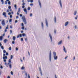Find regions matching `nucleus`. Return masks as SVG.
Wrapping results in <instances>:
<instances>
[{"label":"nucleus","mask_w":78,"mask_h":78,"mask_svg":"<svg viewBox=\"0 0 78 78\" xmlns=\"http://www.w3.org/2000/svg\"><path fill=\"white\" fill-rule=\"evenodd\" d=\"M21 25H22V27H23V25H23V23H21Z\"/></svg>","instance_id":"50"},{"label":"nucleus","mask_w":78,"mask_h":78,"mask_svg":"<svg viewBox=\"0 0 78 78\" xmlns=\"http://www.w3.org/2000/svg\"><path fill=\"white\" fill-rule=\"evenodd\" d=\"M6 56H8V52H6Z\"/></svg>","instance_id":"48"},{"label":"nucleus","mask_w":78,"mask_h":78,"mask_svg":"<svg viewBox=\"0 0 78 78\" xmlns=\"http://www.w3.org/2000/svg\"><path fill=\"white\" fill-rule=\"evenodd\" d=\"M3 39V37L2 36H0V41H2Z\"/></svg>","instance_id":"17"},{"label":"nucleus","mask_w":78,"mask_h":78,"mask_svg":"<svg viewBox=\"0 0 78 78\" xmlns=\"http://www.w3.org/2000/svg\"><path fill=\"white\" fill-rule=\"evenodd\" d=\"M1 69H3V66H0Z\"/></svg>","instance_id":"62"},{"label":"nucleus","mask_w":78,"mask_h":78,"mask_svg":"<svg viewBox=\"0 0 78 78\" xmlns=\"http://www.w3.org/2000/svg\"><path fill=\"white\" fill-rule=\"evenodd\" d=\"M32 16H33V14H32V13H30V17H31Z\"/></svg>","instance_id":"42"},{"label":"nucleus","mask_w":78,"mask_h":78,"mask_svg":"<svg viewBox=\"0 0 78 78\" xmlns=\"http://www.w3.org/2000/svg\"><path fill=\"white\" fill-rule=\"evenodd\" d=\"M9 50H11V47H10L9 48Z\"/></svg>","instance_id":"37"},{"label":"nucleus","mask_w":78,"mask_h":78,"mask_svg":"<svg viewBox=\"0 0 78 78\" xmlns=\"http://www.w3.org/2000/svg\"><path fill=\"white\" fill-rule=\"evenodd\" d=\"M46 24L47 27H48V22L47 21V20L46 21Z\"/></svg>","instance_id":"19"},{"label":"nucleus","mask_w":78,"mask_h":78,"mask_svg":"<svg viewBox=\"0 0 78 78\" xmlns=\"http://www.w3.org/2000/svg\"><path fill=\"white\" fill-rule=\"evenodd\" d=\"M25 75H26V76H27V73H25Z\"/></svg>","instance_id":"44"},{"label":"nucleus","mask_w":78,"mask_h":78,"mask_svg":"<svg viewBox=\"0 0 78 78\" xmlns=\"http://www.w3.org/2000/svg\"><path fill=\"white\" fill-rule=\"evenodd\" d=\"M22 35L23 36V37H24V36H25V34H22Z\"/></svg>","instance_id":"33"},{"label":"nucleus","mask_w":78,"mask_h":78,"mask_svg":"<svg viewBox=\"0 0 78 78\" xmlns=\"http://www.w3.org/2000/svg\"><path fill=\"white\" fill-rule=\"evenodd\" d=\"M24 28H25L23 26L22 27V29L23 30H24Z\"/></svg>","instance_id":"32"},{"label":"nucleus","mask_w":78,"mask_h":78,"mask_svg":"<svg viewBox=\"0 0 78 78\" xmlns=\"http://www.w3.org/2000/svg\"><path fill=\"white\" fill-rule=\"evenodd\" d=\"M6 12H3L2 14V15L4 16V17H5L6 18L7 17V16H6Z\"/></svg>","instance_id":"6"},{"label":"nucleus","mask_w":78,"mask_h":78,"mask_svg":"<svg viewBox=\"0 0 78 78\" xmlns=\"http://www.w3.org/2000/svg\"><path fill=\"white\" fill-rule=\"evenodd\" d=\"M12 58H13V56H12V55H11L10 56L11 59H12Z\"/></svg>","instance_id":"24"},{"label":"nucleus","mask_w":78,"mask_h":78,"mask_svg":"<svg viewBox=\"0 0 78 78\" xmlns=\"http://www.w3.org/2000/svg\"><path fill=\"white\" fill-rule=\"evenodd\" d=\"M9 67L10 69H11L12 66H11V64H10L9 65Z\"/></svg>","instance_id":"34"},{"label":"nucleus","mask_w":78,"mask_h":78,"mask_svg":"<svg viewBox=\"0 0 78 78\" xmlns=\"http://www.w3.org/2000/svg\"><path fill=\"white\" fill-rule=\"evenodd\" d=\"M22 19L23 22L24 23V24L25 25H26V24H27V21L26 20V18H25V16H22Z\"/></svg>","instance_id":"1"},{"label":"nucleus","mask_w":78,"mask_h":78,"mask_svg":"<svg viewBox=\"0 0 78 78\" xmlns=\"http://www.w3.org/2000/svg\"><path fill=\"white\" fill-rule=\"evenodd\" d=\"M49 34V37L50 38L51 40V41H52V37L51 36V34Z\"/></svg>","instance_id":"12"},{"label":"nucleus","mask_w":78,"mask_h":78,"mask_svg":"<svg viewBox=\"0 0 78 78\" xmlns=\"http://www.w3.org/2000/svg\"><path fill=\"white\" fill-rule=\"evenodd\" d=\"M11 59H9V63H11Z\"/></svg>","instance_id":"31"},{"label":"nucleus","mask_w":78,"mask_h":78,"mask_svg":"<svg viewBox=\"0 0 78 78\" xmlns=\"http://www.w3.org/2000/svg\"><path fill=\"white\" fill-rule=\"evenodd\" d=\"M6 29H8V25L7 27H6Z\"/></svg>","instance_id":"54"},{"label":"nucleus","mask_w":78,"mask_h":78,"mask_svg":"<svg viewBox=\"0 0 78 78\" xmlns=\"http://www.w3.org/2000/svg\"><path fill=\"white\" fill-rule=\"evenodd\" d=\"M13 40L14 41L16 40V37H15V36H13Z\"/></svg>","instance_id":"20"},{"label":"nucleus","mask_w":78,"mask_h":78,"mask_svg":"<svg viewBox=\"0 0 78 78\" xmlns=\"http://www.w3.org/2000/svg\"><path fill=\"white\" fill-rule=\"evenodd\" d=\"M41 25L42 27H44V25H43V23L42 22L41 23Z\"/></svg>","instance_id":"45"},{"label":"nucleus","mask_w":78,"mask_h":78,"mask_svg":"<svg viewBox=\"0 0 78 78\" xmlns=\"http://www.w3.org/2000/svg\"><path fill=\"white\" fill-rule=\"evenodd\" d=\"M12 15H10V18H12Z\"/></svg>","instance_id":"51"},{"label":"nucleus","mask_w":78,"mask_h":78,"mask_svg":"<svg viewBox=\"0 0 78 78\" xmlns=\"http://www.w3.org/2000/svg\"><path fill=\"white\" fill-rule=\"evenodd\" d=\"M54 33L55 34L56 33V30H54Z\"/></svg>","instance_id":"55"},{"label":"nucleus","mask_w":78,"mask_h":78,"mask_svg":"<svg viewBox=\"0 0 78 78\" xmlns=\"http://www.w3.org/2000/svg\"><path fill=\"white\" fill-rule=\"evenodd\" d=\"M20 8H19L18 11L17 13V15H19V12H20Z\"/></svg>","instance_id":"8"},{"label":"nucleus","mask_w":78,"mask_h":78,"mask_svg":"<svg viewBox=\"0 0 78 78\" xmlns=\"http://www.w3.org/2000/svg\"><path fill=\"white\" fill-rule=\"evenodd\" d=\"M11 75H13V72H12L11 71Z\"/></svg>","instance_id":"49"},{"label":"nucleus","mask_w":78,"mask_h":78,"mask_svg":"<svg viewBox=\"0 0 78 78\" xmlns=\"http://www.w3.org/2000/svg\"><path fill=\"white\" fill-rule=\"evenodd\" d=\"M24 67L23 66L22 67V68H21V69H22V70H23V69H24Z\"/></svg>","instance_id":"29"},{"label":"nucleus","mask_w":78,"mask_h":78,"mask_svg":"<svg viewBox=\"0 0 78 78\" xmlns=\"http://www.w3.org/2000/svg\"><path fill=\"white\" fill-rule=\"evenodd\" d=\"M28 78H30V76L29 74H28Z\"/></svg>","instance_id":"52"},{"label":"nucleus","mask_w":78,"mask_h":78,"mask_svg":"<svg viewBox=\"0 0 78 78\" xmlns=\"http://www.w3.org/2000/svg\"><path fill=\"white\" fill-rule=\"evenodd\" d=\"M8 58V57L7 56H5V57H3V59H4V62H6V59Z\"/></svg>","instance_id":"4"},{"label":"nucleus","mask_w":78,"mask_h":78,"mask_svg":"<svg viewBox=\"0 0 78 78\" xmlns=\"http://www.w3.org/2000/svg\"><path fill=\"white\" fill-rule=\"evenodd\" d=\"M4 53H6V51L5 50H4L3 51Z\"/></svg>","instance_id":"25"},{"label":"nucleus","mask_w":78,"mask_h":78,"mask_svg":"<svg viewBox=\"0 0 78 78\" xmlns=\"http://www.w3.org/2000/svg\"><path fill=\"white\" fill-rule=\"evenodd\" d=\"M22 2H23V4H22V5H25V1H24V0H23L22 1Z\"/></svg>","instance_id":"14"},{"label":"nucleus","mask_w":78,"mask_h":78,"mask_svg":"<svg viewBox=\"0 0 78 78\" xmlns=\"http://www.w3.org/2000/svg\"><path fill=\"white\" fill-rule=\"evenodd\" d=\"M23 11H24V12H25L26 14H27V9H23Z\"/></svg>","instance_id":"9"},{"label":"nucleus","mask_w":78,"mask_h":78,"mask_svg":"<svg viewBox=\"0 0 78 78\" xmlns=\"http://www.w3.org/2000/svg\"><path fill=\"white\" fill-rule=\"evenodd\" d=\"M1 48L2 49V50H3V49H4V48L3 46H1Z\"/></svg>","instance_id":"26"},{"label":"nucleus","mask_w":78,"mask_h":78,"mask_svg":"<svg viewBox=\"0 0 78 78\" xmlns=\"http://www.w3.org/2000/svg\"><path fill=\"white\" fill-rule=\"evenodd\" d=\"M40 73H41V76H42V71L40 72Z\"/></svg>","instance_id":"43"},{"label":"nucleus","mask_w":78,"mask_h":78,"mask_svg":"<svg viewBox=\"0 0 78 78\" xmlns=\"http://www.w3.org/2000/svg\"><path fill=\"white\" fill-rule=\"evenodd\" d=\"M22 37V35L21 34H20L17 36V38H19V37Z\"/></svg>","instance_id":"7"},{"label":"nucleus","mask_w":78,"mask_h":78,"mask_svg":"<svg viewBox=\"0 0 78 78\" xmlns=\"http://www.w3.org/2000/svg\"><path fill=\"white\" fill-rule=\"evenodd\" d=\"M38 3L40 5V8H41V7H42V5H41V1H40V0H38Z\"/></svg>","instance_id":"10"},{"label":"nucleus","mask_w":78,"mask_h":78,"mask_svg":"<svg viewBox=\"0 0 78 78\" xmlns=\"http://www.w3.org/2000/svg\"><path fill=\"white\" fill-rule=\"evenodd\" d=\"M54 19H55V23H56V16H55Z\"/></svg>","instance_id":"28"},{"label":"nucleus","mask_w":78,"mask_h":78,"mask_svg":"<svg viewBox=\"0 0 78 78\" xmlns=\"http://www.w3.org/2000/svg\"><path fill=\"white\" fill-rule=\"evenodd\" d=\"M68 23H69V22L67 21L65 23V26H67V25H68Z\"/></svg>","instance_id":"16"},{"label":"nucleus","mask_w":78,"mask_h":78,"mask_svg":"<svg viewBox=\"0 0 78 78\" xmlns=\"http://www.w3.org/2000/svg\"><path fill=\"white\" fill-rule=\"evenodd\" d=\"M28 2H30V0H27Z\"/></svg>","instance_id":"61"},{"label":"nucleus","mask_w":78,"mask_h":78,"mask_svg":"<svg viewBox=\"0 0 78 78\" xmlns=\"http://www.w3.org/2000/svg\"><path fill=\"white\" fill-rule=\"evenodd\" d=\"M30 9H31V8L30 7H29L27 8V10L29 11Z\"/></svg>","instance_id":"21"},{"label":"nucleus","mask_w":78,"mask_h":78,"mask_svg":"<svg viewBox=\"0 0 78 78\" xmlns=\"http://www.w3.org/2000/svg\"><path fill=\"white\" fill-rule=\"evenodd\" d=\"M8 8L9 9H11V7L10 6H9V7H8Z\"/></svg>","instance_id":"35"},{"label":"nucleus","mask_w":78,"mask_h":78,"mask_svg":"<svg viewBox=\"0 0 78 78\" xmlns=\"http://www.w3.org/2000/svg\"><path fill=\"white\" fill-rule=\"evenodd\" d=\"M16 51H17V50H18V48H16Z\"/></svg>","instance_id":"59"},{"label":"nucleus","mask_w":78,"mask_h":78,"mask_svg":"<svg viewBox=\"0 0 78 78\" xmlns=\"http://www.w3.org/2000/svg\"><path fill=\"white\" fill-rule=\"evenodd\" d=\"M55 78H57V77H56V75H55Z\"/></svg>","instance_id":"64"},{"label":"nucleus","mask_w":78,"mask_h":78,"mask_svg":"<svg viewBox=\"0 0 78 78\" xmlns=\"http://www.w3.org/2000/svg\"><path fill=\"white\" fill-rule=\"evenodd\" d=\"M7 41H8V40L6 39H5L4 40V43H6V42H7Z\"/></svg>","instance_id":"18"},{"label":"nucleus","mask_w":78,"mask_h":78,"mask_svg":"<svg viewBox=\"0 0 78 78\" xmlns=\"http://www.w3.org/2000/svg\"><path fill=\"white\" fill-rule=\"evenodd\" d=\"M20 17H22V14H20Z\"/></svg>","instance_id":"56"},{"label":"nucleus","mask_w":78,"mask_h":78,"mask_svg":"<svg viewBox=\"0 0 78 78\" xmlns=\"http://www.w3.org/2000/svg\"><path fill=\"white\" fill-rule=\"evenodd\" d=\"M53 55H54V58L55 60H56L57 59V56L56 55V52H53Z\"/></svg>","instance_id":"2"},{"label":"nucleus","mask_w":78,"mask_h":78,"mask_svg":"<svg viewBox=\"0 0 78 78\" xmlns=\"http://www.w3.org/2000/svg\"><path fill=\"white\" fill-rule=\"evenodd\" d=\"M7 12H9V9H7Z\"/></svg>","instance_id":"53"},{"label":"nucleus","mask_w":78,"mask_h":78,"mask_svg":"<svg viewBox=\"0 0 78 78\" xmlns=\"http://www.w3.org/2000/svg\"><path fill=\"white\" fill-rule=\"evenodd\" d=\"M21 41H23V38H22L21 39Z\"/></svg>","instance_id":"47"},{"label":"nucleus","mask_w":78,"mask_h":78,"mask_svg":"<svg viewBox=\"0 0 78 78\" xmlns=\"http://www.w3.org/2000/svg\"><path fill=\"white\" fill-rule=\"evenodd\" d=\"M15 43V42L14 41L12 42V44H14Z\"/></svg>","instance_id":"39"},{"label":"nucleus","mask_w":78,"mask_h":78,"mask_svg":"<svg viewBox=\"0 0 78 78\" xmlns=\"http://www.w3.org/2000/svg\"><path fill=\"white\" fill-rule=\"evenodd\" d=\"M14 7L15 9H17V5H16L15 4L14 5Z\"/></svg>","instance_id":"22"},{"label":"nucleus","mask_w":78,"mask_h":78,"mask_svg":"<svg viewBox=\"0 0 78 78\" xmlns=\"http://www.w3.org/2000/svg\"><path fill=\"white\" fill-rule=\"evenodd\" d=\"M74 15H76V11H75L74 13Z\"/></svg>","instance_id":"23"},{"label":"nucleus","mask_w":78,"mask_h":78,"mask_svg":"<svg viewBox=\"0 0 78 78\" xmlns=\"http://www.w3.org/2000/svg\"><path fill=\"white\" fill-rule=\"evenodd\" d=\"M30 6H33V3L30 4Z\"/></svg>","instance_id":"41"},{"label":"nucleus","mask_w":78,"mask_h":78,"mask_svg":"<svg viewBox=\"0 0 78 78\" xmlns=\"http://www.w3.org/2000/svg\"><path fill=\"white\" fill-rule=\"evenodd\" d=\"M30 2L31 3H33V0H30Z\"/></svg>","instance_id":"40"},{"label":"nucleus","mask_w":78,"mask_h":78,"mask_svg":"<svg viewBox=\"0 0 78 78\" xmlns=\"http://www.w3.org/2000/svg\"><path fill=\"white\" fill-rule=\"evenodd\" d=\"M24 8H25V6H24V5H23V6H22V8L23 9Z\"/></svg>","instance_id":"46"},{"label":"nucleus","mask_w":78,"mask_h":78,"mask_svg":"<svg viewBox=\"0 0 78 78\" xmlns=\"http://www.w3.org/2000/svg\"><path fill=\"white\" fill-rule=\"evenodd\" d=\"M59 3L60 5L61 8H62V3H61V0H60L59 1Z\"/></svg>","instance_id":"13"},{"label":"nucleus","mask_w":78,"mask_h":78,"mask_svg":"<svg viewBox=\"0 0 78 78\" xmlns=\"http://www.w3.org/2000/svg\"><path fill=\"white\" fill-rule=\"evenodd\" d=\"M1 1L2 3V4H3L4 2H3V0H1Z\"/></svg>","instance_id":"36"},{"label":"nucleus","mask_w":78,"mask_h":78,"mask_svg":"<svg viewBox=\"0 0 78 78\" xmlns=\"http://www.w3.org/2000/svg\"><path fill=\"white\" fill-rule=\"evenodd\" d=\"M62 41L61 40L58 43V45H61V44H62Z\"/></svg>","instance_id":"11"},{"label":"nucleus","mask_w":78,"mask_h":78,"mask_svg":"<svg viewBox=\"0 0 78 78\" xmlns=\"http://www.w3.org/2000/svg\"><path fill=\"white\" fill-rule=\"evenodd\" d=\"M5 5H7V2L5 1Z\"/></svg>","instance_id":"58"},{"label":"nucleus","mask_w":78,"mask_h":78,"mask_svg":"<svg viewBox=\"0 0 78 78\" xmlns=\"http://www.w3.org/2000/svg\"><path fill=\"white\" fill-rule=\"evenodd\" d=\"M12 33V30H10V34H11V33Z\"/></svg>","instance_id":"27"},{"label":"nucleus","mask_w":78,"mask_h":78,"mask_svg":"<svg viewBox=\"0 0 78 78\" xmlns=\"http://www.w3.org/2000/svg\"><path fill=\"white\" fill-rule=\"evenodd\" d=\"M2 45V43H1V42H0V47H1Z\"/></svg>","instance_id":"57"},{"label":"nucleus","mask_w":78,"mask_h":78,"mask_svg":"<svg viewBox=\"0 0 78 78\" xmlns=\"http://www.w3.org/2000/svg\"><path fill=\"white\" fill-rule=\"evenodd\" d=\"M8 4H9V5H10V4H11V2H10V1H9Z\"/></svg>","instance_id":"38"},{"label":"nucleus","mask_w":78,"mask_h":78,"mask_svg":"<svg viewBox=\"0 0 78 78\" xmlns=\"http://www.w3.org/2000/svg\"><path fill=\"white\" fill-rule=\"evenodd\" d=\"M63 50L64 51H65V52L66 53H67V51H66V48H65V47H64V46H63Z\"/></svg>","instance_id":"15"},{"label":"nucleus","mask_w":78,"mask_h":78,"mask_svg":"<svg viewBox=\"0 0 78 78\" xmlns=\"http://www.w3.org/2000/svg\"><path fill=\"white\" fill-rule=\"evenodd\" d=\"M10 28L11 29L12 28V26L11 25L10 26Z\"/></svg>","instance_id":"60"},{"label":"nucleus","mask_w":78,"mask_h":78,"mask_svg":"<svg viewBox=\"0 0 78 78\" xmlns=\"http://www.w3.org/2000/svg\"><path fill=\"white\" fill-rule=\"evenodd\" d=\"M1 23L3 26H5V21L4 20H2V22Z\"/></svg>","instance_id":"5"},{"label":"nucleus","mask_w":78,"mask_h":78,"mask_svg":"<svg viewBox=\"0 0 78 78\" xmlns=\"http://www.w3.org/2000/svg\"><path fill=\"white\" fill-rule=\"evenodd\" d=\"M12 22V19H11L9 20V22Z\"/></svg>","instance_id":"30"},{"label":"nucleus","mask_w":78,"mask_h":78,"mask_svg":"<svg viewBox=\"0 0 78 78\" xmlns=\"http://www.w3.org/2000/svg\"><path fill=\"white\" fill-rule=\"evenodd\" d=\"M49 57V60L50 61H51V51H50Z\"/></svg>","instance_id":"3"},{"label":"nucleus","mask_w":78,"mask_h":78,"mask_svg":"<svg viewBox=\"0 0 78 78\" xmlns=\"http://www.w3.org/2000/svg\"><path fill=\"white\" fill-rule=\"evenodd\" d=\"M75 29H76V25L75 26Z\"/></svg>","instance_id":"63"}]
</instances>
